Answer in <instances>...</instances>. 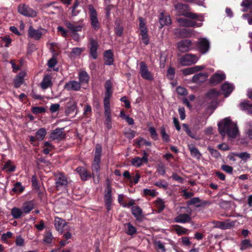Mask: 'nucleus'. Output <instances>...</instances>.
Instances as JSON below:
<instances>
[{
  "mask_svg": "<svg viewBox=\"0 0 252 252\" xmlns=\"http://www.w3.org/2000/svg\"><path fill=\"white\" fill-rule=\"evenodd\" d=\"M218 128L220 134L222 136L227 135L230 138H235L238 133V127L234 123L228 118H226L218 124Z\"/></svg>",
  "mask_w": 252,
  "mask_h": 252,
  "instance_id": "f257e3e1",
  "label": "nucleus"
},
{
  "mask_svg": "<svg viewBox=\"0 0 252 252\" xmlns=\"http://www.w3.org/2000/svg\"><path fill=\"white\" fill-rule=\"evenodd\" d=\"M102 148L101 147L97 145L95 147V150L94 153V159L92 163V175H94V172H96L95 176L96 178L94 179V182L95 184H97L99 182V171L100 170V157L101 156Z\"/></svg>",
  "mask_w": 252,
  "mask_h": 252,
  "instance_id": "f03ea898",
  "label": "nucleus"
},
{
  "mask_svg": "<svg viewBox=\"0 0 252 252\" xmlns=\"http://www.w3.org/2000/svg\"><path fill=\"white\" fill-rule=\"evenodd\" d=\"M174 7L179 15H183L192 19H195L197 18V16L196 14L188 12V5L186 4L179 3L175 4Z\"/></svg>",
  "mask_w": 252,
  "mask_h": 252,
  "instance_id": "7ed1b4c3",
  "label": "nucleus"
},
{
  "mask_svg": "<svg viewBox=\"0 0 252 252\" xmlns=\"http://www.w3.org/2000/svg\"><path fill=\"white\" fill-rule=\"evenodd\" d=\"M199 58L195 55L188 54L179 59V62L183 66L190 65L196 63Z\"/></svg>",
  "mask_w": 252,
  "mask_h": 252,
  "instance_id": "20e7f679",
  "label": "nucleus"
},
{
  "mask_svg": "<svg viewBox=\"0 0 252 252\" xmlns=\"http://www.w3.org/2000/svg\"><path fill=\"white\" fill-rule=\"evenodd\" d=\"M89 9L91 26L93 29L97 30L99 28L100 24L97 18L96 11L92 5H89Z\"/></svg>",
  "mask_w": 252,
  "mask_h": 252,
  "instance_id": "39448f33",
  "label": "nucleus"
},
{
  "mask_svg": "<svg viewBox=\"0 0 252 252\" xmlns=\"http://www.w3.org/2000/svg\"><path fill=\"white\" fill-rule=\"evenodd\" d=\"M18 12L22 15L31 17H34L36 16V12L25 4H21L18 8Z\"/></svg>",
  "mask_w": 252,
  "mask_h": 252,
  "instance_id": "423d86ee",
  "label": "nucleus"
},
{
  "mask_svg": "<svg viewBox=\"0 0 252 252\" xmlns=\"http://www.w3.org/2000/svg\"><path fill=\"white\" fill-rule=\"evenodd\" d=\"M54 224L56 229L61 233H63L64 230H70L66 226L67 222L66 221L61 218L55 217Z\"/></svg>",
  "mask_w": 252,
  "mask_h": 252,
  "instance_id": "0eeeda50",
  "label": "nucleus"
},
{
  "mask_svg": "<svg viewBox=\"0 0 252 252\" xmlns=\"http://www.w3.org/2000/svg\"><path fill=\"white\" fill-rule=\"evenodd\" d=\"M68 184V181L65 176L62 173L58 174L56 176L55 179V185L57 189H65Z\"/></svg>",
  "mask_w": 252,
  "mask_h": 252,
  "instance_id": "6e6552de",
  "label": "nucleus"
},
{
  "mask_svg": "<svg viewBox=\"0 0 252 252\" xmlns=\"http://www.w3.org/2000/svg\"><path fill=\"white\" fill-rule=\"evenodd\" d=\"M139 73L141 76L144 79L151 81L154 79L153 74L149 70L148 66L144 62L140 63Z\"/></svg>",
  "mask_w": 252,
  "mask_h": 252,
  "instance_id": "1a4fd4ad",
  "label": "nucleus"
},
{
  "mask_svg": "<svg viewBox=\"0 0 252 252\" xmlns=\"http://www.w3.org/2000/svg\"><path fill=\"white\" fill-rule=\"evenodd\" d=\"M148 154L146 152H144L142 158H141L138 157L134 158L131 160V164L135 167H139L144 163H148Z\"/></svg>",
  "mask_w": 252,
  "mask_h": 252,
  "instance_id": "9d476101",
  "label": "nucleus"
},
{
  "mask_svg": "<svg viewBox=\"0 0 252 252\" xmlns=\"http://www.w3.org/2000/svg\"><path fill=\"white\" fill-rule=\"evenodd\" d=\"M177 47L181 52H188L192 48V43L189 40H183L177 43Z\"/></svg>",
  "mask_w": 252,
  "mask_h": 252,
  "instance_id": "9b49d317",
  "label": "nucleus"
},
{
  "mask_svg": "<svg viewBox=\"0 0 252 252\" xmlns=\"http://www.w3.org/2000/svg\"><path fill=\"white\" fill-rule=\"evenodd\" d=\"M177 21L180 26L182 27H199L201 26V23H196V22L184 18H179L177 19Z\"/></svg>",
  "mask_w": 252,
  "mask_h": 252,
  "instance_id": "f8f14e48",
  "label": "nucleus"
},
{
  "mask_svg": "<svg viewBox=\"0 0 252 252\" xmlns=\"http://www.w3.org/2000/svg\"><path fill=\"white\" fill-rule=\"evenodd\" d=\"M175 34L179 37H188L194 35V31L190 29H175Z\"/></svg>",
  "mask_w": 252,
  "mask_h": 252,
  "instance_id": "ddd939ff",
  "label": "nucleus"
},
{
  "mask_svg": "<svg viewBox=\"0 0 252 252\" xmlns=\"http://www.w3.org/2000/svg\"><path fill=\"white\" fill-rule=\"evenodd\" d=\"M97 42L93 38L90 39V51L91 56L94 59H96L97 57V50L98 49Z\"/></svg>",
  "mask_w": 252,
  "mask_h": 252,
  "instance_id": "4468645a",
  "label": "nucleus"
},
{
  "mask_svg": "<svg viewBox=\"0 0 252 252\" xmlns=\"http://www.w3.org/2000/svg\"><path fill=\"white\" fill-rule=\"evenodd\" d=\"M64 88L68 91H78L81 88L80 83L75 80L70 81L66 83Z\"/></svg>",
  "mask_w": 252,
  "mask_h": 252,
  "instance_id": "2eb2a0df",
  "label": "nucleus"
},
{
  "mask_svg": "<svg viewBox=\"0 0 252 252\" xmlns=\"http://www.w3.org/2000/svg\"><path fill=\"white\" fill-rule=\"evenodd\" d=\"M50 138L53 140H61L64 138L63 128H56L53 130L50 134Z\"/></svg>",
  "mask_w": 252,
  "mask_h": 252,
  "instance_id": "dca6fc26",
  "label": "nucleus"
},
{
  "mask_svg": "<svg viewBox=\"0 0 252 252\" xmlns=\"http://www.w3.org/2000/svg\"><path fill=\"white\" fill-rule=\"evenodd\" d=\"M76 170L79 174L81 179L83 181L87 180L88 178H90L93 176L84 167H79L76 168Z\"/></svg>",
  "mask_w": 252,
  "mask_h": 252,
  "instance_id": "f3484780",
  "label": "nucleus"
},
{
  "mask_svg": "<svg viewBox=\"0 0 252 252\" xmlns=\"http://www.w3.org/2000/svg\"><path fill=\"white\" fill-rule=\"evenodd\" d=\"M225 78V74L221 71H218L211 79V83L215 85L219 83Z\"/></svg>",
  "mask_w": 252,
  "mask_h": 252,
  "instance_id": "a211bd4d",
  "label": "nucleus"
},
{
  "mask_svg": "<svg viewBox=\"0 0 252 252\" xmlns=\"http://www.w3.org/2000/svg\"><path fill=\"white\" fill-rule=\"evenodd\" d=\"M200 51L204 54L206 53L209 48V43L205 38H201L198 41Z\"/></svg>",
  "mask_w": 252,
  "mask_h": 252,
  "instance_id": "6ab92c4d",
  "label": "nucleus"
},
{
  "mask_svg": "<svg viewBox=\"0 0 252 252\" xmlns=\"http://www.w3.org/2000/svg\"><path fill=\"white\" fill-rule=\"evenodd\" d=\"M28 33L29 36L35 40L39 39L41 38L42 35L43 34V33L41 32V30H35L32 27H30L28 31Z\"/></svg>",
  "mask_w": 252,
  "mask_h": 252,
  "instance_id": "aec40b11",
  "label": "nucleus"
},
{
  "mask_svg": "<svg viewBox=\"0 0 252 252\" xmlns=\"http://www.w3.org/2000/svg\"><path fill=\"white\" fill-rule=\"evenodd\" d=\"M191 220V217L189 215L187 214H180L174 219V221L178 223H185L189 222Z\"/></svg>",
  "mask_w": 252,
  "mask_h": 252,
  "instance_id": "412c9836",
  "label": "nucleus"
},
{
  "mask_svg": "<svg viewBox=\"0 0 252 252\" xmlns=\"http://www.w3.org/2000/svg\"><path fill=\"white\" fill-rule=\"evenodd\" d=\"M65 26L72 32H80L82 29V26L72 23L69 21H65L64 23Z\"/></svg>",
  "mask_w": 252,
  "mask_h": 252,
  "instance_id": "4be33fe9",
  "label": "nucleus"
},
{
  "mask_svg": "<svg viewBox=\"0 0 252 252\" xmlns=\"http://www.w3.org/2000/svg\"><path fill=\"white\" fill-rule=\"evenodd\" d=\"M159 21L160 25V28L164 26H169L171 23L170 16L169 15H164L162 12L160 14Z\"/></svg>",
  "mask_w": 252,
  "mask_h": 252,
  "instance_id": "5701e85b",
  "label": "nucleus"
},
{
  "mask_svg": "<svg viewBox=\"0 0 252 252\" xmlns=\"http://www.w3.org/2000/svg\"><path fill=\"white\" fill-rule=\"evenodd\" d=\"M233 89L234 86L232 84L228 83L223 84L221 86L222 91L226 97L229 95Z\"/></svg>",
  "mask_w": 252,
  "mask_h": 252,
  "instance_id": "b1692460",
  "label": "nucleus"
},
{
  "mask_svg": "<svg viewBox=\"0 0 252 252\" xmlns=\"http://www.w3.org/2000/svg\"><path fill=\"white\" fill-rule=\"evenodd\" d=\"M208 77V74L206 73H200L195 74L192 77V81L195 83H199L204 81Z\"/></svg>",
  "mask_w": 252,
  "mask_h": 252,
  "instance_id": "393cba45",
  "label": "nucleus"
},
{
  "mask_svg": "<svg viewBox=\"0 0 252 252\" xmlns=\"http://www.w3.org/2000/svg\"><path fill=\"white\" fill-rule=\"evenodd\" d=\"M240 108L242 110H246L249 114H252V104L245 100L239 104Z\"/></svg>",
  "mask_w": 252,
  "mask_h": 252,
  "instance_id": "a878e982",
  "label": "nucleus"
},
{
  "mask_svg": "<svg viewBox=\"0 0 252 252\" xmlns=\"http://www.w3.org/2000/svg\"><path fill=\"white\" fill-rule=\"evenodd\" d=\"M105 63L107 65H111L113 64V55L111 50H107L104 53Z\"/></svg>",
  "mask_w": 252,
  "mask_h": 252,
  "instance_id": "bb28decb",
  "label": "nucleus"
},
{
  "mask_svg": "<svg viewBox=\"0 0 252 252\" xmlns=\"http://www.w3.org/2000/svg\"><path fill=\"white\" fill-rule=\"evenodd\" d=\"M104 107L105 117H111V110L109 99L108 98H104Z\"/></svg>",
  "mask_w": 252,
  "mask_h": 252,
  "instance_id": "cd10ccee",
  "label": "nucleus"
},
{
  "mask_svg": "<svg viewBox=\"0 0 252 252\" xmlns=\"http://www.w3.org/2000/svg\"><path fill=\"white\" fill-rule=\"evenodd\" d=\"M132 215L137 220H140L142 217V211L138 206H133L131 208Z\"/></svg>",
  "mask_w": 252,
  "mask_h": 252,
  "instance_id": "c85d7f7f",
  "label": "nucleus"
},
{
  "mask_svg": "<svg viewBox=\"0 0 252 252\" xmlns=\"http://www.w3.org/2000/svg\"><path fill=\"white\" fill-rule=\"evenodd\" d=\"M52 85L51 79L49 76H45L41 83V87L43 89H46L51 87Z\"/></svg>",
  "mask_w": 252,
  "mask_h": 252,
  "instance_id": "c756f323",
  "label": "nucleus"
},
{
  "mask_svg": "<svg viewBox=\"0 0 252 252\" xmlns=\"http://www.w3.org/2000/svg\"><path fill=\"white\" fill-rule=\"evenodd\" d=\"M89 76L86 72L82 71L79 74V83L80 84H83L88 83L89 81Z\"/></svg>",
  "mask_w": 252,
  "mask_h": 252,
  "instance_id": "7c9ffc66",
  "label": "nucleus"
},
{
  "mask_svg": "<svg viewBox=\"0 0 252 252\" xmlns=\"http://www.w3.org/2000/svg\"><path fill=\"white\" fill-rule=\"evenodd\" d=\"M173 230L179 235H182L187 233L188 230L178 225L173 226Z\"/></svg>",
  "mask_w": 252,
  "mask_h": 252,
  "instance_id": "2f4dec72",
  "label": "nucleus"
},
{
  "mask_svg": "<svg viewBox=\"0 0 252 252\" xmlns=\"http://www.w3.org/2000/svg\"><path fill=\"white\" fill-rule=\"evenodd\" d=\"M46 130L44 128L39 129L35 134L36 139L37 140L41 141L45 137L46 134Z\"/></svg>",
  "mask_w": 252,
  "mask_h": 252,
  "instance_id": "473e14b6",
  "label": "nucleus"
},
{
  "mask_svg": "<svg viewBox=\"0 0 252 252\" xmlns=\"http://www.w3.org/2000/svg\"><path fill=\"white\" fill-rule=\"evenodd\" d=\"M241 5L244 7L243 12L247 11L248 9H251L252 12V0H243Z\"/></svg>",
  "mask_w": 252,
  "mask_h": 252,
  "instance_id": "72a5a7b5",
  "label": "nucleus"
},
{
  "mask_svg": "<svg viewBox=\"0 0 252 252\" xmlns=\"http://www.w3.org/2000/svg\"><path fill=\"white\" fill-rule=\"evenodd\" d=\"M105 87L106 89V93L105 95L106 96L105 98H108V99H109L111 94H112V91H111V88H112V84L110 81L108 80L106 82Z\"/></svg>",
  "mask_w": 252,
  "mask_h": 252,
  "instance_id": "f704fd0d",
  "label": "nucleus"
},
{
  "mask_svg": "<svg viewBox=\"0 0 252 252\" xmlns=\"http://www.w3.org/2000/svg\"><path fill=\"white\" fill-rule=\"evenodd\" d=\"M34 207L33 203L32 202H28L24 204L22 207L23 213H29Z\"/></svg>",
  "mask_w": 252,
  "mask_h": 252,
  "instance_id": "c9c22d12",
  "label": "nucleus"
},
{
  "mask_svg": "<svg viewBox=\"0 0 252 252\" xmlns=\"http://www.w3.org/2000/svg\"><path fill=\"white\" fill-rule=\"evenodd\" d=\"M125 226L126 227V233L127 234L132 235L136 232V228L130 223L126 224Z\"/></svg>",
  "mask_w": 252,
  "mask_h": 252,
  "instance_id": "e433bc0d",
  "label": "nucleus"
},
{
  "mask_svg": "<svg viewBox=\"0 0 252 252\" xmlns=\"http://www.w3.org/2000/svg\"><path fill=\"white\" fill-rule=\"evenodd\" d=\"M189 149L190 150L192 156L199 159L200 158L201 154L199 151L193 146H189Z\"/></svg>",
  "mask_w": 252,
  "mask_h": 252,
  "instance_id": "4c0bfd02",
  "label": "nucleus"
},
{
  "mask_svg": "<svg viewBox=\"0 0 252 252\" xmlns=\"http://www.w3.org/2000/svg\"><path fill=\"white\" fill-rule=\"evenodd\" d=\"M245 133L248 137L252 139V122L247 123Z\"/></svg>",
  "mask_w": 252,
  "mask_h": 252,
  "instance_id": "58836bf2",
  "label": "nucleus"
},
{
  "mask_svg": "<svg viewBox=\"0 0 252 252\" xmlns=\"http://www.w3.org/2000/svg\"><path fill=\"white\" fill-rule=\"evenodd\" d=\"M219 223V227L223 229H228L234 225V223L233 222H230L227 220L225 221H220Z\"/></svg>",
  "mask_w": 252,
  "mask_h": 252,
  "instance_id": "ea45409f",
  "label": "nucleus"
},
{
  "mask_svg": "<svg viewBox=\"0 0 252 252\" xmlns=\"http://www.w3.org/2000/svg\"><path fill=\"white\" fill-rule=\"evenodd\" d=\"M23 213V211L16 207L13 208L11 210V215L14 219L19 218L21 216Z\"/></svg>",
  "mask_w": 252,
  "mask_h": 252,
  "instance_id": "a19ab883",
  "label": "nucleus"
},
{
  "mask_svg": "<svg viewBox=\"0 0 252 252\" xmlns=\"http://www.w3.org/2000/svg\"><path fill=\"white\" fill-rule=\"evenodd\" d=\"M140 35L141 36L142 41L145 45L148 44L149 42V39L148 35L147 34V31H143L142 32H140Z\"/></svg>",
  "mask_w": 252,
  "mask_h": 252,
  "instance_id": "79ce46f5",
  "label": "nucleus"
},
{
  "mask_svg": "<svg viewBox=\"0 0 252 252\" xmlns=\"http://www.w3.org/2000/svg\"><path fill=\"white\" fill-rule=\"evenodd\" d=\"M3 169L7 171L12 172L15 170V166L12 164L11 161H8L4 164Z\"/></svg>",
  "mask_w": 252,
  "mask_h": 252,
  "instance_id": "37998d69",
  "label": "nucleus"
},
{
  "mask_svg": "<svg viewBox=\"0 0 252 252\" xmlns=\"http://www.w3.org/2000/svg\"><path fill=\"white\" fill-rule=\"evenodd\" d=\"M252 247V245L248 240H244L242 242L241 249L242 250H246Z\"/></svg>",
  "mask_w": 252,
  "mask_h": 252,
  "instance_id": "c03bdc74",
  "label": "nucleus"
},
{
  "mask_svg": "<svg viewBox=\"0 0 252 252\" xmlns=\"http://www.w3.org/2000/svg\"><path fill=\"white\" fill-rule=\"evenodd\" d=\"M160 130L163 140L165 142H168L170 139L169 136L166 133L165 128L163 126H162L160 128Z\"/></svg>",
  "mask_w": 252,
  "mask_h": 252,
  "instance_id": "a18cd8bd",
  "label": "nucleus"
},
{
  "mask_svg": "<svg viewBox=\"0 0 252 252\" xmlns=\"http://www.w3.org/2000/svg\"><path fill=\"white\" fill-rule=\"evenodd\" d=\"M104 200L106 208L109 211L111 209L112 200V196H104Z\"/></svg>",
  "mask_w": 252,
  "mask_h": 252,
  "instance_id": "49530a36",
  "label": "nucleus"
},
{
  "mask_svg": "<svg viewBox=\"0 0 252 252\" xmlns=\"http://www.w3.org/2000/svg\"><path fill=\"white\" fill-rule=\"evenodd\" d=\"M235 156L239 157L242 160H247L250 158V154L247 152H243L235 154Z\"/></svg>",
  "mask_w": 252,
  "mask_h": 252,
  "instance_id": "de8ad7c7",
  "label": "nucleus"
},
{
  "mask_svg": "<svg viewBox=\"0 0 252 252\" xmlns=\"http://www.w3.org/2000/svg\"><path fill=\"white\" fill-rule=\"evenodd\" d=\"M53 236L50 231H48L45 233L44 241L47 243H51L53 240Z\"/></svg>",
  "mask_w": 252,
  "mask_h": 252,
  "instance_id": "09e8293b",
  "label": "nucleus"
},
{
  "mask_svg": "<svg viewBox=\"0 0 252 252\" xmlns=\"http://www.w3.org/2000/svg\"><path fill=\"white\" fill-rule=\"evenodd\" d=\"M143 193L145 195H149L152 197L156 196L157 192L154 189H148L143 190Z\"/></svg>",
  "mask_w": 252,
  "mask_h": 252,
  "instance_id": "8fccbe9b",
  "label": "nucleus"
},
{
  "mask_svg": "<svg viewBox=\"0 0 252 252\" xmlns=\"http://www.w3.org/2000/svg\"><path fill=\"white\" fill-rule=\"evenodd\" d=\"M157 207L159 209V211L163 210L165 207L164 202L161 199H158L156 201Z\"/></svg>",
  "mask_w": 252,
  "mask_h": 252,
  "instance_id": "3c124183",
  "label": "nucleus"
},
{
  "mask_svg": "<svg viewBox=\"0 0 252 252\" xmlns=\"http://www.w3.org/2000/svg\"><path fill=\"white\" fill-rule=\"evenodd\" d=\"M13 189L15 192H22L24 190V188L20 183L18 182L15 184Z\"/></svg>",
  "mask_w": 252,
  "mask_h": 252,
  "instance_id": "603ef678",
  "label": "nucleus"
},
{
  "mask_svg": "<svg viewBox=\"0 0 252 252\" xmlns=\"http://www.w3.org/2000/svg\"><path fill=\"white\" fill-rule=\"evenodd\" d=\"M104 196H112V188L110 187V184L108 180L107 186L104 191Z\"/></svg>",
  "mask_w": 252,
  "mask_h": 252,
  "instance_id": "864d4df0",
  "label": "nucleus"
},
{
  "mask_svg": "<svg viewBox=\"0 0 252 252\" xmlns=\"http://www.w3.org/2000/svg\"><path fill=\"white\" fill-rule=\"evenodd\" d=\"M166 171V167L163 164H160L157 168V172L161 175H164Z\"/></svg>",
  "mask_w": 252,
  "mask_h": 252,
  "instance_id": "5fc2aeb1",
  "label": "nucleus"
},
{
  "mask_svg": "<svg viewBox=\"0 0 252 252\" xmlns=\"http://www.w3.org/2000/svg\"><path fill=\"white\" fill-rule=\"evenodd\" d=\"M24 83V79L16 76L14 80V86L15 88L19 87Z\"/></svg>",
  "mask_w": 252,
  "mask_h": 252,
  "instance_id": "6e6d98bb",
  "label": "nucleus"
},
{
  "mask_svg": "<svg viewBox=\"0 0 252 252\" xmlns=\"http://www.w3.org/2000/svg\"><path fill=\"white\" fill-rule=\"evenodd\" d=\"M149 131L152 138L154 140H157L158 139V134L155 128L154 127H150Z\"/></svg>",
  "mask_w": 252,
  "mask_h": 252,
  "instance_id": "4d7b16f0",
  "label": "nucleus"
},
{
  "mask_svg": "<svg viewBox=\"0 0 252 252\" xmlns=\"http://www.w3.org/2000/svg\"><path fill=\"white\" fill-rule=\"evenodd\" d=\"M155 185L161 188L166 189L168 187L167 183L164 181H159L156 182Z\"/></svg>",
  "mask_w": 252,
  "mask_h": 252,
  "instance_id": "13d9d810",
  "label": "nucleus"
},
{
  "mask_svg": "<svg viewBox=\"0 0 252 252\" xmlns=\"http://www.w3.org/2000/svg\"><path fill=\"white\" fill-rule=\"evenodd\" d=\"M125 136L129 139L133 138L135 136V132L131 129H128L125 132Z\"/></svg>",
  "mask_w": 252,
  "mask_h": 252,
  "instance_id": "bf43d9fd",
  "label": "nucleus"
},
{
  "mask_svg": "<svg viewBox=\"0 0 252 252\" xmlns=\"http://www.w3.org/2000/svg\"><path fill=\"white\" fill-rule=\"evenodd\" d=\"M175 71L173 68L170 67L168 69L167 72V77L172 80L173 79L174 77Z\"/></svg>",
  "mask_w": 252,
  "mask_h": 252,
  "instance_id": "052dcab7",
  "label": "nucleus"
},
{
  "mask_svg": "<svg viewBox=\"0 0 252 252\" xmlns=\"http://www.w3.org/2000/svg\"><path fill=\"white\" fill-rule=\"evenodd\" d=\"M183 74L185 75H189L194 73L192 67L186 68L182 70Z\"/></svg>",
  "mask_w": 252,
  "mask_h": 252,
  "instance_id": "680f3d73",
  "label": "nucleus"
},
{
  "mask_svg": "<svg viewBox=\"0 0 252 252\" xmlns=\"http://www.w3.org/2000/svg\"><path fill=\"white\" fill-rule=\"evenodd\" d=\"M200 200L198 197H194L191 198L189 201L188 202V205H196L199 203Z\"/></svg>",
  "mask_w": 252,
  "mask_h": 252,
  "instance_id": "e2e57ef3",
  "label": "nucleus"
},
{
  "mask_svg": "<svg viewBox=\"0 0 252 252\" xmlns=\"http://www.w3.org/2000/svg\"><path fill=\"white\" fill-rule=\"evenodd\" d=\"M58 31L60 32L62 36L66 37L67 35V32L63 28L59 26L57 28Z\"/></svg>",
  "mask_w": 252,
  "mask_h": 252,
  "instance_id": "0e129e2a",
  "label": "nucleus"
},
{
  "mask_svg": "<svg viewBox=\"0 0 252 252\" xmlns=\"http://www.w3.org/2000/svg\"><path fill=\"white\" fill-rule=\"evenodd\" d=\"M12 233L11 232H7L5 233H3L1 237V239L3 242H6V240L11 237Z\"/></svg>",
  "mask_w": 252,
  "mask_h": 252,
  "instance_id": "69168bd1",
  "label": "nucleus"
},
{
  "mask_svg": "<svg viewBox=\"0 0 252 252\" xmlns=\"http://www.w3.org/2000/svg\"><path fill=\"white\" fill-rule=\"evenodd\" d=\"M139 19V29H140V32H142L143 31H147V28H146L145 23L144 22V20L142 18H140Z\"/></svg>",
  "mask_w": 252,
  "mask_h": 252,
  "instance_id": "338daca9",
  "label": "nucleus"
},
{
  "mask_svg": "<svg viewBox=\"0 0 252 252\" xmlns=\"http://www.w3.org/2000/svg\"><path fill=\"white\" fill-rule=\"evenodd\" d=\"M176 91L177 93L181 95H185L187 94L186 90L183 87H177Z\"/></svg>",
  "mask_w": 252,
  "mask_h": 252,
  "instance_id": "774afa93",
  "label": "nucleus"
}]
</instances>
